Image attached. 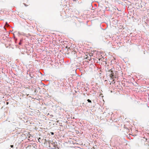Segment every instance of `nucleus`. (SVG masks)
I'll list each match as a JSON object with an SVG mask.
<instances>
[{"label": "nucleus", "mask_w": 149, "mask_h": 149, "mask_svg": "<svg viewBox=\"0 0 149 149\" xmlns=\"http://www.w3.org/2000/svg\"><path fill=\"white\" fill-rule=\"evenodd\" d=\"M111 73L110 74L109 76L111 78V79H112L113 77L114 76V74L113 73L112 71H111Z\"/></svg>", "instance_id": "f257e3e1"}, {"label": "nucleus", "mask_w": 149, "mask_h": 149, "mask_svg": "<svg viewBox=\"0 0 149 149\" xmlns=\"http://www.w3.org/2000/svg\"><path fill=\"white\" fill-rule=\"evenodd\" d=\"M87 101H88V102H90V103H91V100H90L89 99H88L87 100Z\"/></svg>", "instance_id": "f03ea898"}, {"label": "nucleus", "mask_w": 149, "mask_h": 149, "mask_svg": "<svg viewBox=\"0 0 149 149\" xmlns=\"http://www.w3.org/2000/svg\"><path fill=\"white\" fill-rule=\"evenodd\" d=\"M21 44V41H20V42H19V44L20 45Z\"/></svg>", "instance_id": "7ed1b4c3"}, {"label": "nucleus", "mask_w": 149, "mask_h": 149, "mask_svg": "<svg viewBox=\"0 0 149 149\" xmlns=\"http://www.w3.org/2000/svg\"><path fill=\"white\" fill-rule=\"evenodd\" d=\"M10 147L11 148H13V145H10Z\"/></svg>", "instance_id": "20e7f679"}, {"label": "nucleus", "mask_w": 149, "mask_h": 149, "mask_svg": "<svg viewBox=\"0 0 149 149\" xmlns=\"http://www.w3.org/2000/svg\"><path fill=\"white\" fill-rule=\"evenodd\" d=\"M9 103L8 102H6V104H8Z\"/></svg>", "instance_id": "39448f33"}, {"label": "nucleus", "mask_w": 149, "mask_h": 149, "mask_svg": "<svg viewBox=\"0 0 149 149\" xmlns=\"http://www.w3.org/2000/svg\"><path fill=\"white\" fill-rule=\"evenodd\" d=\"M52 134H54V133L53 132H52Z\"/></svg>", "instance_id": "423d86ee"}, {"label": "nucleus", "mask_w": 149, "mask_h": 149, "mask_svg": "<svg viewBox=\"0 0 149 149\" xmlns=\"http://www.w3.org/2000/svg\"><path fill=\"white\" fill-rule=\"evenodd\" d=\"M40 139V138H39L38 139V140H39V139Z\"/></svg>", "instance_id": "0eeeda50"}, {"label": "nucleus", "mask_w": 149, "mask_h": 149, "mask_svg": "<svg viewBox=\"0 0 149 149\" xmlns=\"http://www.w3.org/2000/svg\"><path fill=\"white\" fill-rule=\"evenodd\" d=\"M123 5V4H122ZM124 5H125V4H124Z\"/></svg>", "instance_id": "6e6552de"}]
</instances>
